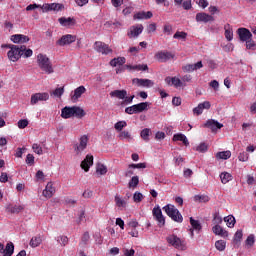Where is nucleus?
<instances>
[{
  "label": "nucleus",
  "instance_id": "f257e3e1",
  "mask_svg": "<svg viewBox=\"0 0 256 256\" xmlns=\"http://www.w3.org/2000/svg\"><path fill=\"white\" fill-rule=\"evenodd\" d=\"M37 65L41 71L46 73L47 75H51V73H55V69L53 68V64L51 63V59L47 57L45 54L37 55Z\"/></svg>",
  "mask_w": 256,
  "mask_h": 256
},
{
  "label": "nucleus",
  "instance_id": "f03ea898",
  "mask_svg": "<svg viewBox=\"0 0 256 256\" xmlns=\"http://www.w3.org/2000/svg\"><path fill=\"white\" fill-rule=\"evenodd\" d=\"M166 241L170 247H174V249H178V251L187 250V242H185V239H181L175 234L168 235Z\"/></svg>",
  "mask_w": 256,
  "mask_h": 256
},
{
  "label": "nucleus",
  "instance_id": "7ed1b4c3",
  "mask_svg": "<svg viewBox=\"0 0 256 256\" xmlns=\"http://www.w3.org/2000/svg\"><path fill=\"white\" fill-rule=\"evenodd\" d=\"M163 211L172 219V221H175L176 223H183V215H181V212H179V209L175 207V205L168 204L164 206Z\"/></svg>",
  "mask_w": 256,
  "mask_h": 256
},
{
  "label": "nucleus",
  "instance_id": "20e7f679",
  "mask_svg": "<svg viewBox=\"0 0 256 256\" xmlns=\"http://www.w3.org/2000/svg\"><path fill=\"white\" fill-rule=\"evenodd\" d=\"M7 47L10 49L7 53L9 61H12L13 63L19 61V59H21V46L8 45Z\"/></svg>",
  "mask_w": 256,
  "mask_h": 256
},
{
  "label": "nucleus",
  "instance_id": "39448f33",
  "mask_svg": "<svg viewBox=\"0 0 256 256\" xmlns=\"http://www.w3.org/2000/svg\"><path fill=\"white\" fill-rule=\"evenodd\" d=\"M88 143H89V137L87 135H82L79 138V143H76L73 146V149H74L76 155H81L87 149Z\"/></svg>",
  "mask_w": 256,
  "mask_h": 256
},
{
  "label": "nucleus",
  "instance_id": "423d86ee",
  "mask_svg": "<svg viewBox=\"0 0 256 256\" xmlns=\"http://www.w3.org/2000/svg\"><path fill=\"white\" fill-rule=\"evenodd\" d=\"M154 57L156 61H159V63H167V61H171V59H175V54L167 50H161L156 52Z\"/></svg>",
  "mask_w": 256,
  "mask_h": 256
},
{
  "label": "nucleus",
  "instance_id": "0eeeda50",
  "mask_svg": "<svg viewBox=\"0 0 256 256\" xmlns=\"http://www.w3.org/2000/svg\"><path fill=\"white\" fill-rule=\"evenodd\" d=\"M152 215L155 221H157L158 227L165 226V216H163V212L161 211V208L159 206L153 208Z\"/></svg>",
  "mask_w": 256,
  "mask_h": 256
},
{
  "label": "nucleus",
  "instance_id": "6e6552de",
  "mask_svg": "<svg viewBox=\"0 0 256 256\" xmlns=\"http://www.w3.org/2000/svg\"><path fill=\"white\" fill-rule=\"evenodd\" d=\"M65 6L61 3H46L42 5V12L48 13V11H55L56 13L59 11H63Z\"/></svg>",
  "mask_w": 256,
  "mask_h": 256
},
{
  "label": "nucleus",
  "instance_id": "1a4fd4ad",
  "mask_svg": "<svg viewBox=\"0 0 256 256\" xmlns=\"http://www.w3.org/2000/svg\"><path fill=\"white\" fill-rule=\"evenodd\" d=\"M165 83L169 85V87H175V89H179V87H187V84H183L179 77H170L167 76L165 78Z\"/></svg>",
  "mask_w": 256,
  "mask_h": 256
},
{
  "label": "nucleus",
  "instance_id": "9d476101",
  "mask_svg": "<svg viewBox=\"0 0 256 256\" xmlns=\"http://www.w3.org/2000/svg\"><path fill=\"white\" fill-rule=\"evenodd\" d=\"M143 29L142 24L133 25L128 29L127 36L129 39H135L143 33Z\"/></svg>",
  "mask_w": 256,
  "mask_h": 256
},
{
  "label": "nucleus",
  "instance_id": "9b49d317",
  "mask_svg": "<svg viewBox=\"0 0 256 256\" xmlns=\"http://www.w3.org/2000/svg\"><path fill=\"white\" fill-rule=\"evenodd\" d=\"M77 40V36L66 34L63 35L57 42L56 45L59 47H65V45H71V43H75Z\"/></svg>",
  "mask_w": 256,
  "mask_h": 256
},
{
  "label": "nucleus",
  "instance_id": "f8f14e48",
  "mask_svg": "<svg viewBox=\"0 0 256 256\" xmlns=\"http://www.w3.org/2000/svg\"><path fill=\"white\" fill-rule=\"evenodd\" d=\"M94 49L95 51H97L98 53H101L102 55H109V53H113V50L109 48V45L101 41L95 42Z\"/></svg>",
  "mask_w": 256,
  "mask_h": 256
},
{
  "label": "nucleus",
  "instance_id": "ddd939ff",
  "mask_svg": "<svg viewBox=\"0 0 256 256\" xmlns=\"http://www.w3.org/2000/svg\"><path fill=\"white\" fill-rule=\"evenodd\" d=\"M237 35L239 36V39L242 41V43H246V41H249L253 38V34L247 28H239L237 30Z\"/></svg>",
  "mask_w": 256,
  "mask_h": 256
},
{
  "label": "nucleus",
  "instance_id": "4468645a",
  "mask_svg": "<svg viewBox=\"0 0 256 256\" xmlns=\"http://www.w3.org/2000/svg\"><path fill=\"white\" fill-rule=\"evenodd\" d=\"M39 101H49V93H36L31 96L30 103L31 105H37Z\"/></svg>",
  "mask_w": 256,
  "mask_h": 256
},
{
  "label": "nucleus",
  "instance_id": "2eb2a0df",
  "mask_svg": "<svg viewBox=\"0 0 256 256\" xmlns=\"http://www.w3.org/2000/svg\"><path fill=\"white\" fill-rule=\"evenodd\" d=\"M133 85H136V87H153V85H155V83L153 82V80H149V79H143V78H134L132 80Z\"/></svg>",
  "mask_w": 256,
  "mask_h": 256
},
{
  "label": "nucleus",
  "instance_id": "dca6fc26",
  "mask_svg": "<svg viewBox=\"0 0 256 256\" xmlns=\"http://www.w3.org/2000/svg\"><path fill=\"white\" fill-rule=\"evenodd\" d=\"M15 252V245L13 242L7 243L6 247L3 245V243H0V253L3 254V256H12Z\"/></svg>",
  "mask_w": 256,
  "mask_h": 256
},
{
  "label": "nucleus",
  "instance_id": "f3484780",
  "mask_svg": "<svg viewBox=\"0 0 256 256\" xmlns=\"http://www.w3.org/2000/svg\"><path fill=\"white\" fill-rule=\"evenodd\" d=\"M55 192H56V189L53 182H48L45 189L42 192V195L43 197H45V199H51V197L55 195Z\"/></svg>",
  "mask_w": 256,
  "mask_h": 256
},
{
  "label": "nucleus",
  "instance_id": "a211bd4d",
  "mask_svg": "<svg viewBox=\"0 0 256 256\" xmlns=\"http://www.w3.org/2000/svg\"><path fill=\"white\" fill-rule=\"evenodd\" d=\"M199 69H203V62L198 61L195 64H186L185 66L182 67V70L184 73H193V71H197Z\"/></svg>",
  "mask_w": 256,
  "mask_h": 256
},
{
  "label": "nucleus",
  "instance_id": "6ab92c4d",
  "mask_svg": "<svg viewBox=\"0 0 256 256\" xmlns=\"http://www.w3.org/2000/svg\"><path fill=\"white\" fill-rule=\"evenodd\" d=\"M81 169H83L86 173L93 167V155L87 154L85 159L80 164Z\"/></svg>",
  "mask_w": 256,
  "mask_h": 256
},
{
  "label": "nucleus",
  "instance_id": "aec40b11",
  "mask_svg": "<svg viewBox=\"0 0 256 256\" xmlns=\"http://www.w3.org/2000/svg\"><path fill=\"white\" fill-rule=\"evenodd\" d=\"M197 23H209L215 21V18L205 12H200L196 14Z\"/></svg>",
  "mask_w": 256,
  "mask_h": 256
},
{
  "label": "nucleus",
  "instance_id": "412c9836",
  "mask_svg": "<svg viewBox=\"0 0 256 256\" xmlns=\"http://www.w3.org/2000/svg\"><path fill=\"white\" fill-rule=\"evenodd\" d=\"M204 109H211V102L204 101L198 104V106L193 109V113L194 115H201Z\"/></svg>",
  "mask_w": 256,
  "mask_h": 256
},
{
  "label": "nucleus",
  "instance_id": "4be33fe9",
  "mask_svg": "<svg viewBox=\"0 0 256 256\" xmlns=\"http://www.w3.org/2000/svg\"><path fill=\"white\" fill-rule=\"evenodd\" d=\"M204 127H207L208 129H211L212 132L217 131V129H222L223 124L219 123L217 120H207V122L204 124Z\"/></svg>",
  "mask_w": 256,
  "mask_h": 256
},
{
  "label": "nucleus",
  "instance_id": "5701e85b",
  "mask_svg": "<svg viewBox=\"0 0 256 256\" xmlns=\"http://www.w3.org/2000/svg\"><path fill=\"white\" fill-rule=\"evenodd\" d=\"M58 23H60L62 27H73L77 21L72 17H61L58 19Z\"/></svg>",
  "mask_w": 256,
  "mask_h": 256
},
{
  "label": "nucleus",
  "instance_id": "b1692460",
  "mask_svg": "<svg viewBox=\"0 0 256 256\" xmlns=\"http://www.w3.org/2000/svg\"><path fill=\"white\" fill-rule=\"evenodd\" d=\"M212 233H214V235H218L219 237H229V232L221 227V225H214L212 227Z\"/></svg>",
  "mask_w": 256,
  "mask_h": 256
},
{
  "label": "nucleus",
  "instance_id": "393cba45",
  "mask_svg": "<svg viewBox=\"0 0 256 256\" xmlns=\"http://www.w3.org/2000/svg\"><path fill=\"white\" fill-rule=\"evenodd\" d=\"M86 91L87 88H85V86H79L78 88H76L73 94H71L72 101H78L79 99H81V95L86 93Z\"/></svg>",
  "mask_w": 256,
  "mask_h": 256
},
{
  "label": "nucleus",
  "instance_id": "a878e982",
  "mask_svg": "<svg viewBox=\"0 0 256 256\" xmlns=\"http://www.w3.org/2000/svg\"><path fill=\"white\" fill-rule=\"evenodd\" d=\"M29 36L23 34H14L11 36L12 43H29Z\"/></svg>",
  "mask_w": 256,
  "mask_h": 256
},
{
  "label": "nucleus",
  "instance_id": "bb28decb",
  "mask_svg": "<svg viewBox=\"0 0 256 256\" xmlns=\"http://www.w3.org/2000/svg\"><path fill=\"white\" fill-rule=\"evenodd\" d=\"M114 201L116 203V207L119 209H125V207H127V200L119 194L115 195Z\"/></svg>",
  "mask_w": 256,
  "mask_h": 256
},
{
  "label": "nucleus",
  "instance_id": "cd10ccee",
  "mask_svg": "<svg viewBox=\"0 0 256 256\" xmlns=\"http://www.w3.org/2000/svg\"><path fill=\"white\" fill-rule=\"evenodd\" d=\"M125 68L129 71H148L149 66L147 64H138V65H125Z\"/></svg>",
  "mask_w": 256,
  "mask_h": 256
},
{
  "label": "nucleus",
  "instance_id": "c85d7f7f",
  "mask_svg": "<svg viewBox=\"0 0 256 256\" xmlns=\"http://www.w3.org/2000/svg\"><path fill=\"white\" fill-rule=\"evenodd\" d=\"M149 105H151L149 102H141L138 104H134V109L137 113H143V111L149 110Z\"/></svg>",
  "mask_w": 256,
  "mask_h": 256
},
{
  "label": "nucleus",
  "instance_id": "c756f323",
  "mask_svg": "<svg viewBox=\"0 0 256 256\" xmlns=\"http://www.w3.org/2000/svg\"><path fill=\"white\" fill-rule=\"evenodd\" d=\"M62 119H71L73 117V106H66L61 110Z\"/></svg>",
  "mask_w": 256,
  "mask_h": 256
},
{
  "label": "nucleus",
  "instance_id": "7c9ffc66",
  "mask_svg": "<svg viewBox=\"0 0 256 256\" xmlns=\"http://www.w3.org/2000/svg\"><path fill=\"white\" fill-rule=\"evenodd\" d=\"M110 97H116V99L123 100L127 97V90H114L110 92Z\"/></svg>",
  "mask_w": 256,
  "mask_h": 256
},
{
  "label": "nucleus",
  "instance_id": "2f4dec72",
  "mask_svg": "<svg viewBox=\"0 0 256 256\" xmlns=\"http://www.w3.org/2000/svg\"><path fill=\"white\" fill-rule=\"evenodd\" d=\"M20 55L21 57H25V59H29V57H33V50L30 48L27 49V46L21 45L20 46Z\"/></svg>",
  "mask_w": 256,
  "mask_h": 256
},
{
  "label": "nucleus",
  "instance_id": "473e14b6",
  "mask_svg": "<svg viewBox=\"0 0 256 256\" xmlns=\"http://www.w3.org/2000/svg\"><path fill=\"white\" fill-rule=\"evenodd\" d=\"M73 108V117H77V119H83L85 117L86 113L83 108L78 107V106H72Z\"/></svg>",
  "mask_w": 256,
  "mask_h": 256
},
{
  "label": "nucleus",
  "instance_id": "72a5a7b5",
  "mask_svg": "<svg viewBox=\"0 0 256 256\" xmlns=\"http://www.w3.org/2000/svg\"><path fill=\"white\" fill-rule=\"evenodd\" d=\"M151 17H153V12H151V11H148V12L142 11V12H138L134 15V19H138V20L151 19Z\"/></svg>",
  "mask_w": 256,
  "mask_h": 256
},
{
  "label": "nucleus",
  "instance_id": "f704fd0d",
  "mask_svg": "<svg viewBox=\"0 0 256 256\" xmlns=\"http://www.w3.org/2000/svg\"><path fill=\"white\" fill-rule=\"evenodd\" d=\"M173 141H182L186 147H188L189 145V140L187 139V136H185V134L182 133L174 134Z\"/></svg>",
  "mask_w": 256,
  "mask_h": 256
},
{
  "label": "nucleus",
  "instance_id": "c9c22d12",
  "mask_svg": "<svg viewBox=\"0 0 256 256\" xmlns=\"http://www.w3.org/2000/svg\"><path fill=\"white\" fill-rule=\"evenodd\" d=\"M224 31L227 41H233V28H231L230 24L224 25Z\"/></svg>",
  "mask_w": 256,
  "mask_h": 256
},
{
  "label": "nucleus",
  "instance_id": "e433bc0d",
  "mask_svg": "<svg viewBox=\"0 0 256 256\" xmlns=\"http://www.w3.org/2000/svg\"><path fill=\"white\" fill-rule=\"evenodd\" d=\"M125 57H118V58H114L110 61V65L111 67H121L123 65H125Z\"/></svg>",
  "mask_w": 256,
  "mask_h": 256
},
{
  "label": "nucleus",
  "instance_id": "4c0bfd02",
  "mask_svg": "<svg viewBox=\"0 0 256 256\" xmlns=\"http://www.w3.org/2000/svg\"><path fill=\"white\" fill-rule=\"evenodd\" d=\"M7 211L9 213H21V211H23V209H25V207H23L22 205L19 204H15V205H8L7 206Z\"/></svg>",
  "mask_w": 256,
  "mask_h": 256
},
{
  "label": "nucleus",
  "instance_id": "58836bf2",
  "mask_svg": "<svg viewBox=\"0 0 256 256\" xmlns=\"http://www.w3.org/2000/svg\"><path fill=\"white\" fill-rule=\"evenodd\" d=\"M220 179H221V183H223V185H227V183H229V181H233V176L229 172H222L220 174Z\"/></svg>",
  "mask_w": 256,
  "mask_h": 256
},
{
  "label": "nucleus",
  "instance_id": "ea45409f",
  "mask_svg": "<svg viewBox=\"0 0 256 256\" xmlns=\"http://www.w3.org/2000/svg\"><path fill=\"white\" fill-rule=\"evenodd\" d=\"M224 221L227 227H229L230 229H233V227H235V223H237V220H235V216L233 215H228L224 217Z\"/></svg>",
  "mask_w": 256,
  "mask_h": 256
},
{
  "label": "nucleus",
  "instance_id": "a19ab883",
  "mask_svg": "<svg viewBox=\"0 0 256 256\" xmlns=\"http://www.w3.org/2000/svg\"><path fill=\"white\" fill-rule=\"evenodd\" d=\"M41 243H43V239H41V236H34L31 238L29 245L30 247L35 249V247H39Z\"/></svg>",
  "mask_w": 256,
  "mask_h": 256
},
{
  "label": "nucleus",
  "instance_id": "79ce46f5",
  "mask_svg": "<svg viewBox=\"0 0 256 256\" xmlns=\"http://www.w3.org/2000/svg\"><path fill=\"white\" fill-rule=\"evenodd\" d=\"M215 157L216 159H223L224 161L227 159H231V151L226 150L222 152H217Z\"/></svg>",
  "mask_w": 256,
  "mask_h": 256
},
{
  "label": "nucleus",
  "instance_id": "37998d69",
  "mask_svg": "<svg viewBox=\"0 0 256 256\" xmlns=\"http://www.w3.org/2000/svg\"><path fill=\"white\" fill-rule=\"evenodd\" d=\"M255 245V234H250L245 240L246 249H251Z\"/></svg>",
  "mask_w": 256,
  "mask_h": 256
},
{
  "label": "nucleus",
  "instance_id": "c03bdc74",
  "mask_svg": "<svg viewBox=\"0 0 256 256\" xmlns=\"http://www.w3.org/2000/svg\"><path fill=\"white\" fill-rule=\"evenodd\" d=\"M242 240H243V230H237L233 237V243H235V245H239V243H241Z\"/></svg>",
  "mask_w": 256,
  "mask_h": 256
},
{
  "label": "nucleus",
  "instance_id": "a18cd8bd",
  "mask_svg": "<svg viewBox=\"0 0 256 256\" xmlns=\"http://www.w3.org/2000/svg\"><path fill=\"white\" fill-rule=\"evenodd\" d=\"M193 199L195 203H209V196L207 195H195Z\"/></svg>",
  "mask_w": 256,
  "mask_h": 256
},
{
  "label": "nucleus",
  "instance_id": "49530a36",
  "mask_svg": "<svg viewBox=\"0 0 256 256\" xmlns=\"http://www.w3.org/2000/svg\"><path fill=\"white\" fill-rule=\"evenodd\" d=\"M137 185H139V176H133L128 182V188L136 189Z\"/></svg>",
  "mask_w": 256,
  "mask_h": 256
},
{
  "label": "nucleus",
  "instance_id": "de8ad7c7",
  "mask_svg": "<svg viewBox=\"0 0 256 256\" xmlns=\"http://www.w3.org/2000/svg\"><path fill=\"white\" fill-rule=\"evenodd\" d=\"M227 247V242H225V240H217L215 242V248L217 249V251H225Z\"/></svg>",
  "mask_w": 256,
  "mask_h": 256
},
{
  "label": "nucleus",
  "instance_id": "09e8293b",
  "mask_svg": "<svg viewBox=\"0 0 256 256\" xmlns=\"http://www.w3.org/2000/svg\"><path fill=\"white\" fill-rule=\"evenodd\" d=\"M118 137L122 141L124 139H127L128 141H133V137L131 136V133L129 131H127V130L121 131Z\"/></svg>",
  "mask_w": 256,
  "mask_h": 256
},
{
  "label": "nucleus",
  "instance_id": "8fccbe9b",
  "mask_svg": "<svg viewBox=\"0 0 256 256\" xmlns=\"http://www.w3.org/2000/svg\"><path fill=\"white\" fill-rule=\"evenodd\" d=\"M57 243H59L62 247H65L69 243V238L65 235L58 236L56 238Z\"/></svg>",
  "mask_w": 256,
  "mask_h": 256
},
{
  "label": "nucleus",
  "instance_id": "3c124183",
  "mask_svg": "<svg viewBox=\"0 0 256 256\" xmlns=\"http://www.w3.org/2000/svg\"><path fill=\"white\" fill-rule=\"evenodd\" d=\"M190 225H192V227L195 231H200L202 229L201 222L193 219V217L190 218Z\"/></svg>",
  "mask_w": 256,
  "mask_h": 256
},
{
  "label": "nucleus",
  "instance_id": "603ef678",
  "mask_svg": "<svg viewBox=\"0 0 256 256\" xmlns=\"http://www.w3.org/2000/svg\"><path fill=\"white\" fill-rule=\"evenodd\" d=\"M149 135H151V129L149 128L143 129L140 133V137L146 142L149 141Z\"/></svg>",
  "mask_w": 256,
  "mask_h": 256
},
{
  "label": "nucleus",
  "instance_id": "864d4df0",
  "mask_svg": "<svg viewBox=\"0 0 256 256\" xmlns=\"http://www.w3.org/2000/svg\"><path fill=\"white\" fill-rule=\"evenodd\" d=\"M208 149L209 147L207 146V144L205 142H202L195 148V151H198V153H206Z\"/></svg>",
  "mask_w": 256,
  "mask_h": 256
},
{
  "label": "nucleus",
  "instance_id": "5fc2aeb1",
  "mask_svg": "<svg viewBox=\"0 0 256 256\" xmlns=\"http://www.w3.org/2000/svg\"><path fill=\"white\" fill-rule=\"evenodd\" d=\"M32 149L34 153H36V155H43V148L41 147V145L34 143L32 145Z\"/></svg>",
  "mask_w": 256,
  "mask_h": 256
},
{
  "label": "nucleus",
  "instance_id": "6e6d98bb",
  "mask_svg": "<svg viewBox=\"0 0 256 256\" xmlns=\"http://www.w3.org/2000/svg\"><path fill=\"white\" fill-rule=\"evenodd\" d=\"M127 127V122L126 121H119L114 125V129H116V131H123V128Z\"/></svg>",
  "mask_w": 256,
  "mask_h": 256
},
{
  "label": "nucleus",
  "instance_id": "4d7b16f0",
  "mask_svg": "<svg viewBox=\"0 0 256 256\" xmlns=\"http://www.w3.org/2000/svg\"><path fill=\"white\" fill-rule=\"evenodd\" d=\"M256 43L253 40V38H250L246 41V49H249L251 51H255Z\"/></svg>",
  "mask_w": 256,
  "mask_h": 256
},
{
  "label": "nucleus",
  "instance_id": "13d9d810",
  "mask_svg": "<svg viewBox=\"0 0 256 256\" xmlns=\"http://www.w3.org/2000/svg\"><path fill=\"white\" fill-rule=\"evenodd\" d=\"M99 175H106L107 174V166L103 164H99L96 169Z\"/></svg>",
  "mask_w": 256,
  "mask_h": 256
},
{
  "label": "nucleus",
  "instance_id": "bf43d9fd",
  "mask_svg": "<svg viewBox=\"0 0 256 256\" xmlns=\"http://www.w3.org/2000/svg\"><path fill=\"white\" fill-rule=\"evenodd\" d=\"M134 203H141L143 201V194L141 192H135L133 195Z\"/></svg>",
  "mask_w": 256,
  "mask_h": 256
},
{
  "label": "nucleus",
  "instance_id": "052dcab7",
  "mask_svg": "<svg viewBox=\"0 0 256 256\" xmlns=\"http://www.w3.org/2000/svg\"><path fill=\"white\" fill-rule=\"evenodd\" d=\"M174 39H182L183 41H185V39H187V33L186 32H179L177 31L174 36Z\"/></svg>",
  "mask_w": 256,
  "mask_h": 256
},
{
  "label": "nucleus",
  "instance_id": "680f3d73",
  "mask_svg": "<svg viewBox=\"0 0 256 256\" xmlns=\"http://www.w3.org/2000/svg\"><path fill=\"white\" fill-rule=\"evenodd\" d=\"M182 7L185 9V11H189L193 7V4L191 3V0H182Z\"/></svg>",
  "mask_w": 256,
  "mask_h": 256
},
{
  "label": "nucleus",
  "instance_id": "e2e57ef3",
  "mask_svg": "<svg viewBox=\"0 0 256 256\" xmlns=\"http://www.w3.org/2000/svg\"><path fill=\"white\" fill-rule=\"evenodd\" d=\"M64 93H65V88L61 87V88H56L52 92V95H54V97H61Z\"/></svg>",
  "mask_w": 256,
  "mask_h": 256
},
{
  "label": "nucleus",
  "instance_id": "0e129e2a",
  "mask_svg": "<svg viewBox=\"0 0 256 256\" xmlns=\"http://www.w3.org/2000/svg\"><path fill=\"white\" fill-rule=\"evenodd\" d=\"M212 221L214 225H221L223 223V218L219 216V214H214V218Z\"/></svg>",
  "mask_w": 256,
  "mask_h": 256
},
{
  "label": "nucleus",
  "instance_id": "69168bd1",
  "mask_svg": "<svg viewBox=\"0 0 256 256\" xmlns=\"http://www.w3.org/2000/svg\"><path fill=\"white\" fill-rule=\"evenodd\" d=\"M29 125V121L27 119H22L18 121V128L19 129H25Z\"/></svg>",
  "mask_w": 256,
  "mask_h": 256
},
{
  "label": "nucleus",
  "instance_id": "338daca9",
  "mask_svg": "<svg viewBox=\"0 0 256 256\" xmlns=\"http://www.w3.org/2000/svg\"><path fill=\"white\" fill-rule=\"evenodd\" d=\"M238 159L242 162L249 161V154H247L246 152H241L238 156Z\"/></svg>",
  "mask_w": 256,
  "mask_h": 256
},
{
  "label": "nucleus",
  "instance_id": "774afa93",
  "mask_svg": "<svg viewBox=\"0 0 256 256\" xmlns=\"http://www.w3.org/2000/svg\"><path fill=\"white\" fill-rule=\"evenodd\" d=\"M124 256H135V249H123Z\"/></svg>",
  "mask_w": 256,
  "mask_h": 256
}]
</instances>
